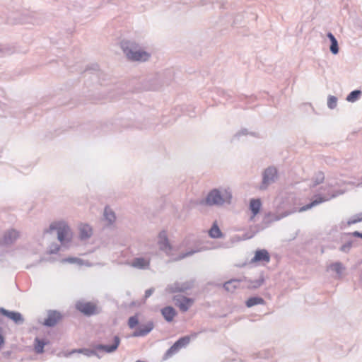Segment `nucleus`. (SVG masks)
<instances>
[{"label":"nucleus","mask_w":362,"mask_h":362,"mask_svg":"<svg viewBox=\"0 0 362 362\" xmlns=\"http://www.w3.org/2000/svg\"><path fill=\"white\" fill-rule=\"evenodd\" d=\"M121 48L127 59L132 62H145L151 57L150 52L134 41H122Z\"/></svg>","instance_id":"f257e3e1"},{"label":"nucleus","mask_w":362,"mask_h":362,"mask_svg":"<svg viewBox=\"0 0 362 362\" xmlns=\"http://www.w3.org/2000/svg\"><path fill=\"white\" fill-rule=\"evenodd\" d=\"M232 199V192L229 188H218L211 190L205 199V203L209 206H223L230 204Z\"/></svg>","instance_id":"f03ea898"},{"label":"nucleus","mask_w":362,"mask_h":362,"mask_svg":"<svg viewBox=\"0 0 362 362\" xmlns=\"http://www.w3.org/2000/svg\"><path fill=\"white\" fill-rule=\"evenodd\" d=\"M112 344H98L94 347V349H74L71 352L64 354V356L68 357L73 353H81L88 357L96 356L100 358L99 355L97 353V351H102L107 354H111L115 352L119 344H120V338L117 336H112Z\"/></svg>","instance_id":"7ed1b4c3"},{"label":"nucleus","mask_w":362,"mask_h":362,"mask_svg":"<svg viewBox=\"0 0 362 362\" xmlns=\"http://www.w3.org/2000/svg\"><path fill=\"white\" fill-rule=\"evenodd\" d=\"M50 230H57V239L62 245L69 243L72 238V231L65 221H58L50 224Z\"/></svg>","instance_id":"20e7f679"},{"label":"nucleus","mask_w":362,"mask_h":362,"mask_svg":"<svg viewBox=\"0 0 362 362\" xmlns=\"http://www.w3.org/2000/svg\"><path fill=\"white\" fill-rule=\"evenodd\" d=\"M277 170L274 167H269L264 170L262 173V182L259 189H266L268 186L275 182L277 179Z\"/></svg>","instance_id":"39448f33"},{"label":"nucleus","mask_w":362,"mask_h":362,"mask_svg":"<svg viewBox=\"0 0 362 362\" xmlns=\"http://www.w3.org/2000/svg\"><path fill=\"white\" fill-rule=\"evenodd\" d=\"M190 341V337L185 336L179 339L165 354L164 359H167L177 353L179 350L186 346Z\"/></svg>","instance_id":"423d86ee"},{"label":"nucleus","mask_w":362,"mask_h":362,"mask_svg":"<svg viewBox=\"0 0 362 362\" xmlns=\"http://www.w3.org/2000/svg\"><path fill=\"white\" fill-rule=\"evenodd\" d=\"M158 245L160 250L165 252L168 255H170L172 251V246L169 243L165 230H162L159 233L158 236Z\"/></svg>","instance_id":"0eeeda50"},{"label":"nucleus","mask_w":362,"mask_h":362,"mask_svg":"<svg viewBox=\"0 0 362 362\" xmlns=\"http://www.w3.org/2000/svg\"><path fill=\"white\" fill-rule=\"evenodd\" d=\"M194 285V280H189L184 283L175 282L168 287L170 292H184L187 290L192 288Z\"/></svg>","instance_id":"6e6552de"},{"label":"nucleus","mask_w":362,"mask_h":362,"mask_svg":"<svg viewBox=\"0 0 362 362\" xmlns=\"http://www.w3.org/2000/svg\"><path fill=\"white\" fill-rule=\"evenodd\" d=\"M153 322L152 321H148L145 324L140 325L132 333V337H144L150 333L153 330Z\"/></svg>","instance_id":"1a4fd4ad"},{"label":"nucleus","mask_w":362,"mask_h":362,"mask_svg":"<svg viewBox=\"0 0 362 362\" xmlns=\"http://www.w3.org/2000/svg\"><path fill=\"white\" fill-rule=\"evenodd\" d=\"M175 305L181 311L186 312L192 305L194 300L182 296H177L174 298Z\"/></svg>","instance_id":"9d476101"},{"label":"nucleus","mask_w":362,"mask_h":362,"mask_svg":"<svg viewBox=\"0 0 362 362\" xmlns=\"http://www.w3.org/2000/svg\"><path fill=\"white\" fill-rule=\"evenodd\" d=\"M19 237V233L14 229H11L5 232L4 236L0 240V244L9 245L13 244Z\"/></svg>","instance_id":"9b49d317"},{"label":"nucleus","mask_w":362,"mask_h":362,"mask_svg":"<svg viewBox=\"0 0 362 362\" xmlns=\"http://www.w3.org/2000/svg\"><path fill=\"white\" fill-rule=\"evenodd\" d=\"M291 214V212H290V211H285V212L281 213V214H273V213L270 212V213H268V214H267L265 215V216L263 218V223L265 225L268 226L271 223H272L274 221H279L281 218L288 216Z\"/></svg>","instance_id":"f8f14e48"},{"label":"nucleus","mask_w":362,"mask_h":362,"mask_svg":"<svg viewBox=\"0 0 362 362\" xmlns=\"http://www.w3.org/2000/svg\"><path fill=\"white\" fill-rule=\"evenodd\" d=\"M0 313L3 315L6 316L9 319L12 320L16 324L21 325L24 322V319L22 315L18 312L9 311L4 308H1L0 310Z\"/></svg>","instance_id":"ddd939ff"},{"label":"nucleus","mask_w":362,"mask_h":362,"mask_svg":"<svg viewBox=\"0 0 362 362\" xmlns=\"http://www.w3.org/2000/svg\"><path fill=\"white\" fill-rule=\"evenodd\" d=\"M252 262H264L268 263L270 261V256L266 250H259L255 252Z\"/></svg>","instance_id":"4468645a"},{"label":"nucleus","mask_w":362,"mask_h":362,"mask_svg":"<svg viewBox=\"0 0 362 362\" xmlns=\"http://www.w3.org/2000/svg\"><path fill=\"white\" fill-rule=\"evenodd\" d=\"M76 308L86 315H92L94 313L95 307L90 303L78 302L76 303Z\"/></svg>","instance_id":"2eb2a0df"},{"label":"nucleus","mask_w":362,"mask_h":362,"mask_svg":"<svg viewBox=\"0 0 362 362\" xmlns=\"http://www.w3.org/2000/svg\"><path fill=\"white\" fill-rule=\"evenodd\" d=\"M336 197V194H332L331 196V197H319L316 199H315L314 201H313L311 203L308 204H306L302 207H300L299 209H298V211L299 212H303V211H305L307 210H309L311 208H313V206H317V204H320V203H322L324 202H326V201H328L329 200V199L331 198H334Z\"/></svg>","instance_id":"dca6fc26"},{"label":"nucleus","mask_w":362,"mask_h":362,"mask_svg":"<svg viewBox=\"0 0 362 362\" xmlns=\"http://www.w3.org/2000/svg\"><path fill=\"white\" fill-rule=\"evenodd\" d=\"M150 264V260L144 257H137L132 260L131 262V266L140 269H148Z\"/></svg>","instance_id":"f3484780"},{"label":"nucleus","mask_w":362,"mask_h":362,"mask_svg":"<svg viewBox=\"0 0 362 362\" xmlns=\"http://www.w3.org/2000/svg\"><path fill=\"white\" fill-rule=\"evenodd\" d=\"M93 234L92 228L88 224H81L79 226V237L81 240H87Z\"/></svg>","instance_id":"a211bd4d"},{"label":"nucleus","mask_w":362,"mask_h":362,"mask_svg":"<svg viewBox=\"0 0 362 362\" xmlns=\"http://www.w3.org/2000/svg\"><path fill=\"white\" fill-rule=\"evenodd\" d=\"M61 317L60 313L56 311L49 312L47 318L45 320L44 325L47 327L54 326Z\"/></svg>","instance_id":"6ab92c4d"},{"label":"nucleus","mask_w":362,"mask_h":362,"mask_svg":"<svg viewBox=\"0 0 362 362\" xmlns=\"http://www.w3.org/2000/svg\"><path fill=\"white\" fill-rule=\"evenodd\" d=\"M241 282H243V279H230L223 284V287L226 291L233 292L237 288L240 287Z\"/></svg>","instance_id":"aec40b11"},{"label":"nucleus","mask_w":362,"mask_h":362,"mask_svg":"<svg viewBox=\"0 0 362 362\" xmlns=\"http://www.w3.org/2000/svg\"><path fill=\"white\" fill-rule=\"evenodd\" d=\"M243 282L246 284V287L247 288H257L260 287L263 283H264V278L262 276H260V277L258 279L256 280H248L247 278H243Z\"/></svg>","instance_id":"412c9836"},{"label":"nucleus","mask_w":362,"mask_h":362,"mask_svg":"<svg viewBox=\"0 0 362 362\" xmlns=\"http://www.w3.org/2000/svg\"><path fill=\"white\" fill-rule=\"evenodd\" d=\"M262 203L259 199H251L250 202V209L252 213V216L250 217V221H253L255 216L259 212Z\"/></svg>","instance_id":"4be33fe9"},{"label":"nucleus","mask_w":362,"mask_h":362,"mask_svg":"<svg viewBox=\"0 0 362 362\" xmlns=\"http://www.w3.org/2000/svg\"><path fill=\"white\" fill-rule=\"evenodd\" d=\"M161 313L168 322H171L175 316L176 312L173 307L168 306L161 310Z\"/></svg>","instance_id":"5701e85b"},{"label":"nucleus","mask_w":362,"mask_h":362,"mask_svg":"<svg viewBox=\"0 0 362 362\" xmlns=\"http://www.w3.org/2000/svg\"><path fill=\"white\" fill-rule=\"evenodd\" d=\"M327 37L329 39V40L331 42V45H330V47H329L330 52L333 54H338V52H339V46H338V42H337V39L333 35V34L331 33H327Z\"/></svg>","instance_id":"b1692460"},{"label":"nucleus","mask_w":362,"mask_h":362,"mask_svg":"<svg viewBox=\"0 0 362 362\" xmlns=\"http://www.w3.org/2000/svg\"><path fill=\"white\" fill-rule=\"evenodd\" d=\"M104 217L109 224L113 223L116 219L115 212L109 207L105 208Z\"/></svg>","instance_id":"393cba45"},{"label":"nucleus","mask_w":362,"mask_h":362,"mask_svg":"<svg viewBox=\"0 0 362 362\" xmlns=\"http://www.w3.org/2000/svg\"><path fill=\"white\" fill-rule=\"evenodd\" d=\"M265 303L264 300L261 297H251L246 301V305L248 308H251L256 305H264Z\"/></svg>","instance_id":"a878e982"},{"label":"nucleus","mask_w":362,"mask_h":362,"mask_svg":"<svg viewBox=\"0 0 362 362\" xmlns=\"http://www.w3.org/2000/svg\"><path fill=\"white\" fill-rule=\"evenodd\" d=\"M329 269L335 272L338 276H341L342 274V272L345 270V267L343 266V264L339 262H334L329 266Z\"/></svg>","instance_id":"bb28decb"},{"label":"nucleus","mask_w":362,"mask_h":362,"mask_svg":"<svg viewBox=\"0 0 362 362\" xmlns=\"http://www.w3.org/2000/svg\"><path fill=\"white\" fill-rule=\"evenodd\" d=\"M47 344V342L44 340H41L39 338L35 339V351L37 354H42L44 351V346Z\"/></svg>","instance_id":"cd10ccee"},{"label":"nucleus","mask_w":362,"mask_h":362,"mask_svg":"<svg viewBox=\"0 0 362 362\" xmlns=\"http://www.w3.org/2000/svg\"><path fill=\"white\" fill-rule=\"evenodd\" d=\"M209 236L212 238H218L222 236V233L216 223H214L209 231Z\"/></svg>","instance_id":"c85d7f7f"},{"label":"nucleus","mask_w":362,"mask_h":362,"mask_svg":"<svg viewBox=\"0 0 362 362\" xmlns=\"http://www.w3.org/2000/svg\"><path fill=\"white\" fill-rule=\"evenodd\" d=\"M202 250V248L192 249L186 252L181 253L177 257L175 258L174 260H175V261L181 260L184 258L192 256V255H194L195 253L201 252Z\"/></svg>","instance_id":"c756f323"},{"label":"nucleus","mask_w":362,"mask_h":362,"mask_svg":"<svg viewBox=\"0 0 362 362\" xmlns=\"http://www.w3.org/2000/svg\"><path fill=\"white\" fill-rule=\"evenodd\" d=\"M361 95V91L359 90H355L351 91L346 97V100L350 103H354L357 101Z\"/></svg>","instance_id":"7c9ffc66"},{"label":"nucleus","mask_w":362,"mask_h":362,"mask_svg":"<svg viewBox=\"0 0 362 362\" xmlns=\"http://www.w3.org/2000/svg\"><path fill=\"white\" fill-rule=\"evenodd\" d=\"M337 98L335 96L329 95L327 99V106L329 109H334L337 107Z\"/></svg>","instance_id":"2f4dec72"},{"label":"nucleus","mask_w":362,"mask_h":362,"mask_svg":"<svg viewBox=\"0 0 362 362\" xmlns=\"http://www.w3.org/2000/svg\"><path fill=\"white\" fill-rule=\"evenodd\" d=\"M139 324L137 315L132 316L128 320V326L130 329H134Z\"/></svg>","instance_id":"473e14b6"},{"label":"nucleus","mask_w":362,"mask_h":362,"mask_svg":"<svg viewBox=\"0 0 362 362\" xmlns=\"http://www.w3.org/2000/svg\"><path fill=\"white\" fill-rule=\"evenodd\" d=\"M63 262L71 264H77L79 265H82L83 264V260L77 257H69L63 259Z\"/></svg>","instance_id":"72a5a7b5"},{"label":"nucleus","mask_w":362,"mask_h":362,"mask_svg":"<svg viewBox=\"0 0 362 362\" xmlns=\"http://www.w3.org/2000/svg\"><path fill=\"white\" fill-rule=\"evenodd\" d=\"M324 179H325L324 174L322 172L317 173L315 176L314 184L313 186L314 187V186H316V185L322 183L324 180Z\"/></svg>","instance_id":"f704fd0d"},{"label":"nucleus","mask_w":362,"mask_h":362,"mask_svg":"<svg viewBox=\"0 0 362 362\" xmlns=\"http://www.w3.org/2000/svg\"><path fill=\"white\" fill-rule=\"evenodd\" d=\"M351 247H352V242L349 241V242L344 244L343 245H341V247H340V250L343 252L347 253L349 252Z\"/></svg>","instance_id":"c9c22d12"},{"label":"nucleus","mask_w":362,"mask_h":362,"mask_svg":"<svg viewBox=\"0 0 362 362\" xmlns=\"http://www.w3.org/2000/svg\"><path fill=\"white\" fill-rule=\"evenodd\" d=\"M247 134H252V133L249 132L246 129H243L238 132L233 137V139H239L240 136L241 135H247Z\"/></svg>","instance_id":"e433bc0d"},{"label":"nucleus","mask_w":362,"mask_h":362,"mask_svg":"<svg viewBox=\"0 0 362 362\" xmlns=\"http://www.w3.org/2000/svg\"><path fill=\"white\" fill-rule=\"evenodd\" d=\"M361 215H358L356 218H351L347 221V225L350 226L351 224L356 223L359 221H362V216L360 217Z\"/></svg>","instance_id":"4c0bfd02"},{"label":"nucleus","mask_w":362,"mask_h":362,"mask_svg":"<svg viewBox=\"0 0 362 362\" xmlns=\"http://www.w3.org/2000/svg\"><path fill=\"white\" fill-rule=\"evenodd\" d=\"M154 288H151L149 289H147L145 292V298H149L153 293Z\"/></svg>","instance_id":"58836bf2"},{"label":"nucleus","mask_w":362,"mask_h":362,"mask_svg":"<svg viewBox=\"0 0 362 362\" xmlns=\"http://www.w3.org/2000/svg\"><path fill=\"white\" fill-rule=\"evenodd\" d=\"M59 250V247L57 245H54L50 247V253H57Z\"/></svg>","instance_id":"ea45409f"},{"label":"nucleus","mask_w":362,"mask_h":362,"mask_svg":"<svg viewBox=\"0 0 362 362\" xmlns=\"http://www.w3.org/2000/svg\"><path fill=\"white\" fill-rule=\"evenodd\" d=\"M351 235L354 237H358L362 238V233H360L358 231H355L351 233Z\"/></svg>","instance_id":"a19ab883"},{"label":"nucleus","mask_w":362,"mask_h":362,"mask_svg":"<svg viewBox=\"0 0 362 362\" xmlns=\"http://www.w3.org/2000/svg\"><path fill=\"white\" fill-rule=\"evenodd\" d=\"M83 264L87 266V267H92V266H93V264L90 263L88 262H85L84 260H83V264L82 265H83Z\"/></svg>","instance_id":"79ce46f5"}]
</instances>
